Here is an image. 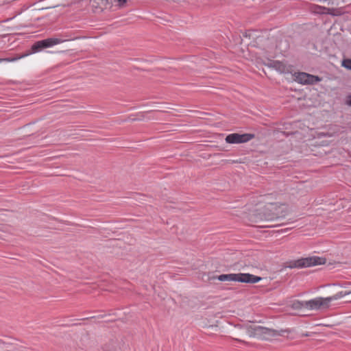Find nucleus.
Returning a JSON list of instances; mask_svg holds the SVG:
<instances>
[{
  "label": "nucleus",
  "mask_w": 351,
  "mask_h": 351,
  "mask_svg": "<svg viewBox=\"0 0 351 351\" xmlns=\"http://www.w3.org/2000/svg\"><path fill=\"white\" fill-rule=\"evenodd\" d=\"M247 331L250 337L265 339L280 335L276 330L261 326H250L247 327Z\"/></svg>",
  "instance_id": "obj_3"
},
{
  "label": "nucleus",
  "mask_w": 351,
  "mask_h": 351,
  "mask_svg": "<svg viewBox=\"0 0 351 351\" xmlns=\"http://www.w3.org/2000/svg\"><path fill=\"white\" fill-rule=\"evenodd\" d=\"M254 138V134H238V133H232L228 134L225 141L227 143L230 144H239L244 143L250 141L252 138Z\"/></svg>",
  "instance_id": "obj_7"
},
{
  "label": "nucleus",
  "mask_w": 351,
  "mask_h": 351,
  "mask_svg": "<svg viewBox=\"0 0 351 351\" xmlns=\"http://www.w3.org/2000/svg\"><path fill=\"white\" fill-rule=\"evenodd\" d=\"M90 3L93 12L95 13H99L106 8L108 5V0H92Z\"/></svg>",
  "instance_id": "obj_10"
},
{
  "label": "nucleus",
  "mask_w": 351,
  "mask_h": 351,
  "mask_svg": "<svg viewBox=\"0 0 351 351\" xmlns=\"http://www.w3.org/2000/svg\"><path fill=\"white\" fill-rule=\"evenodd\" d=\"M59 38H50L36 42L31 47V49L25 53L27 56L42 51L43 49L62 43Z\"/></svg>",
  "instance_id": "obj_4"
},
{
  "label": "nucleus",
  "mask_w": 351,
  "mask_h": 351,
  "mask_svg": "<svg viewBox=\"0 0 351 351\" xmlns=\"http://www.w3.org/2000/svg\"><path fill=\"white\" fill-rule=\"evenodd\" d=\"M265 44L267 45L265 48H264V53H258L260 56H262L263 57L266 58L267 59L269 58V57L272 56V53H274V47L268 46V44L271 43V41L269 39H265L264 40Z\"/></svg>",
  "instance_id": "obj_12"
},
{
  "label": "nucleus",
  "mask_w": 351,
  "mask_h": 351,
  "mask_svg": "<svg viewBox=\"0 0 351 351\" xmlns=\"http://www.w3.org/2000/svg\"><path fill=\"white\" fill-rule=\"evenodd\" d=\"M26 56H27V54L23 53L21 55L16 56L12 58H6L0 59V62H2V61L14 62V61L18 60H19L22 58L26 57Z\"/></svg>",
  "instance_id": "obj_16"
},
{
  "label": "nucleus",
  "mask_w": 351,
  "mask_h": 351,
  "mask_svg": "<svg viewBox=\"0 0 351 351\" xmlns=\"http://www.w3.org/2000/svg\"><path fill=\"white\" fill-rule=\"evenodd\" d=\"M346 104L351 106V95L348 96V99H347V101H346Z\"/></svg>",
  "instance_id": "obj_20"
},
{
  "label": "nucleus",
  "mask_w": 351,
  "mask_h": 351,
  "mask_svg": "<svg viewBox=\"0 0 351 351\" xmlns=\"http://www.w3.org/2000/svg\"><path fill=\"white\" fill-rule=\"evenodd\" d=\"M304 304H305V301L302 302V301L296 300V301L293 302L291 306L294 310H299V309H302V308H305Z\"/></svg>",
  "instance_id": "obj_14"
},
{
  "label": "nucleus",
  "mask_w": 351,
  "mask_h": 351,
  "mask_svg": "<svg viewBox=\"0 0 351 351\" xmlns=\"http://www.w3.org/2000/svg\"><path fill=\"white\" fill-rule=\"evenodd\" d=\"M127 234L125 232H122L120 234H117L116 231H113L111 234V239L121 240L125 238Z\"/></svg>",
  "instance_id": "obj_15"
},
{
  "label": "nucleus",
  "mask_w": 351,
  "mask_h": 351,
  "mask_svg": "<svg viewBox=\"0 0 351 351\" xmlns=\"http://www.w3.org/2000/svg\"><path fill=\"white\" fill-rule=\"evenodd\" d=\"M324 263V261L323 258L314 256L300 259L294 263L293 266L295 267H306L322 265Z\"/></svg>",
  "instance_id": "obj_8"
},
{
  "label": "nucleus",
  "mask_w": 351,
  "mask_h": 351,
  "mask_svg": "<svg viewBox=\"0 0 351 351\" xmlns=\"http://www.w3.org/2000/svg\"><path fill=\"white\" fill-rule=\"evenodd\" d=\"M311 11L312 12H313V13H315V14H325V13H327V14H332V15H337V14H339V12H335V11H336V10L335 9H333V8H328L323 7V6H321V5H311Z\"/></svg>",
  "instance_id": "obj_9"
},
{
  "label": "nucleus",
  "mask_w": 351,
  "mask_h": 351,
  "mask_svg": "<svg viewBox=\"0 0 351 351\" xmlns=\"http://www.w3.org/2000/svg\"><path fill=\"white\" fill-rule=\"evenodd\" d=\"M348 62L349 64H345V62H343V66H345L346 68H348L349 69H351V60H348Z\"/></svg>",
  "instance_id": "obj_19"
},
{
  "label": "nucleus",
  "mask_w": 351,
  "mask_h": 351,
  "mask_svg": "<svg viewBox=\"0 0 351 351\" xmlns=\"http://www.w3.org/2000/svg\"><path fill=\"white\" fill-rule=\"evenodd\" d=\"M351 294V290H346L345 291H340L339 293H337V294L332 295V296H330V297H327V300L328 302V304L329 305L330 304V302L334 301V300H339L340 298H341L342 297L345 296V295H350Z\"/></svg>",
  "instance_id": "obj_13"
},
{
  "label": "nucleus",
  "mask_w": 351,
  "mask_h": 351,
  "mask_svg": "<svg viewBox=\"0 0 351 351\" xmlns=\"http://www.w3.org/2000/svg\"><path fill=\"white\" fill-rule=\"evenodd\" d=\"M271 66L280 73H288L291 71V67L282 62L275 61L271 63Z\"/></svg>",
  "instance_id": "obj_11"
},
{
  "label": "nucleus",
  "mask_w": 351,
  "mask_h": 351,
  "mask_svg": "<svg viewBox=\"0 0 351 351\" xmlns=\"http://www.w3.org/2000/svg\"><path fill=\"white\" fill-rule=\"evenodd\" d=\"M269 196L264 195L253 197L245 206L244 213L248 220L256 226L273 227L275 225L259 224L267 223L284 217L288 212L285 204L269 202Z\"/></svg>",
  "instance_id": "obj_1"
},
{
  "label": "nucleus",
  "mask_w": 351,
  "mask_h": 351,
  "mask_svg": "<svg viewBox=\"0 0 351 351\" xmlns=\"http://www.w3.org/2000/svg\"><path fill=\"white\" fill-rule=\"evenodd\" d=\"M304 305L305 308L312 311L327 308L330 306L327 298L322 297L305 301Z\"/></svg>",
  "instance_id": "obj_5"
},
{
  "label": "nucleus",
  "mask_w": 351,
  "mask_h": 351,
  "mask_svg": "<svg viewBox=\"0 0 351 351\" xmlns=\"http://www.w3.org/2000/svg\"><path fill=\"white\" fill-rule=\"evenodd\" d=\"M294 80L301 84H313L321 81L318 76L304 72H298L293 74Z\"/></svg>",
  "instance_id": "obj_6"
},
{
  "label": "nucleus",
  "mask_w": 351,
  "mask_h": 351,
  "mask_svg": "<svg viewBox=\"0 0 351 351\" xmlns=\"http://www.w3.org/2000/svg\"><path fill=\"white\" fill-rule=\"evenodd\" d=\"M129 0H114V2L117 3L115 5L118 9H123L127 7L128 2Z\"/></svg>",
  "instance_id": "obj_17"
},
{
  "label": "nucleus",
  "mask_w": 351,
  "mask_h": 351,
  "mask_svg": "<svg viewBox=\"0 0 351 351\" xmlns=\"http://www.w3.org/2000/svg\"><path fill=\"white\" fill-rule=\"evenodd\" d=\"M215 278L220 281H237L251 284L256 283L262 279L259 276L246 273L221 274L217 277L212 278V279Z\"/></svg>",
  "instance_id": "obj_2"
},
{
  "label": "nucleus",
  "mask_w": 351,
  "mask_h": 351,
  "mask_svg": "<svg viewBox=\"0 0 351 351\" xmlns=\"http://www.w3.org/2000/svg\"><path fill=\"white\" fill-rule=\"evenodd\" d=\"M341 287L347 289L348 290H351V282L345 283L341 285Z\"/></svg>",
  "instance_id": "obj_18"
}]
</instances>
